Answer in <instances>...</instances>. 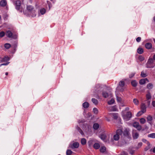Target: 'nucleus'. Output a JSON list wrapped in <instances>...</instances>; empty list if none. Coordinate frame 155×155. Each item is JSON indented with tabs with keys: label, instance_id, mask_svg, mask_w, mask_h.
I'll list each match as a JSON object with an SVG mask.
<instances>
[{
	"label": "nucleus",
	"instance_id": "1",
	"mask_svg": "<svg viewBox=\"0 0 155 155\" xmlns=\"http://www.w3.org/2000/svg\"><path fill=\"white\" fill-rule=\"evenodd\" d=\"M25 15L32 17L36 15V11L34 7L31 5H27L25 11L24 12Z\"/></svg>",
	"mask_w": 155,
	"mask_h": 155
},
{
	"label": "nucleus",
	"instance_id": "2",
	"mask_svg": "<svg viewBox=\"0 0 155 155\" xmlns=\"http://www.w3.org/2000/svg\"><path fill=\"white\" fill-rule=\"evenodd\" d=\"M15 6L16 9L20 12H22L24 8V5L21 4L19 0H17L15 2Z\"/></svg>",
	"mask_w": 155,
	"mask_h": 155
},
{
	"label": "nucleus",
	"instance_id": "3",
	"mask_svg": "<svg viewBox=\"0 0 155 155\" xmlns=\"http://www.w3.org/2000/svg\"><path fill=\"white\" fill-rule=\"evenodd\" d=\"M154 66L153 59L151 58H149L146 64V67L148 68H153Z\"/></svg>",
	"mask_w": 155,
	"mask_h": 155
},
{
	"label": "nucleus",
	"instance_id": "4",
	"mask_svg": "<svg viewBox=\"0 0 155 155\" xmlns=\"http://www.w3.org/2000/svg\"><path fill=\"white\" fill-rule=\"evenodd\" d=\"M123 133L122 131L120 129L117 130L116 132V134L114 136V139L115 140H118L120 138V136Z\"/></svg>",
	"mask_w": 155,
	"mask_h": 155
},
{
	"label": "nucleus",
	"instance_id": "5",
	"mask_svg": "<svg viewBox=\"0 0 155 155\" xmlns=\"http://www.w3.org/2000/svg\"><path fill=\"white\" fill-rule=\"evenodd\" d=\"M124 119L126 120H129L132 117V114L130 111L127 112L126 114H122Z\"/></svg>",
	"mask_w": 155,
	"mask_h": 155
},
{
	"label": "nucleus",
	"instance_id": "6",
	"mask_svg": "<svg viewBox=\"0 0 155 155\" xmlns=\"http://www.w3.org/2000/svg\"><path fill=\"white\" fill-rule=\"evenodd\" d=\"M141 111L139 112L137 115L138 116H140L143 114L145 113L146 111V107L145 104L143 103L141 105Z\"/></svg>",
	"mask_w": 155,
	"mask_h": 155
},
{
	"label": "nucleus",
	"instance_id": "7",
	"mask_svg": "<svg viewBox=\"0 0 155 155\" xmlns=\"http://www.w3.org/2000/svg\"><path fill=\"white\" fill-rule=\"evenodd\" d=\"M125 85V83L124 81H121L119 83V86L117 87V89L120 90V91L122 92L124 90V88H123Z\"/></svg>",
	"mask_w": 155,
	"mask_h": 155
},
{
	"label": "nucleus",
	"instance_id": "8",
	"mask_svg": "<svg viewBox=\"0 0 155 155\" xmlns=\"http://www.w3.org/2000/svg\"><path fill=\"white\" fill-rule=\"evenodd\" d=\"M133 126L136 128L138 130H140L142 129V127L139 125V123L137 122H135L133 124Z\"/></svg>",
	"mask_w": 155,
	"mask_h": 155
},
{
	"label": "nucleus",
	"instance_id": "9",
	"mask_svg": "<svg viewBox=\"0 0 155 155\" xmlns=\"http://www.w3.org/2000/svg\"><path fill=\"white\" fill-rule=\"evenodd\" d=\"M69 146L72 149L74 148H77L79 147V144L77 142H74L72 144H70Z\"/></svg>",
	"mask_w": 155,
	"mask_h": 155
},
{
	"label": "nucleus",
	"instance_id": "10",
	"mask_svg": "<svg viewBox=\"0 0 155 155\" xmlns=\"http://www.w3.org/2000/svg\"><path fill=\"white\" fill-rule=\"evenodd\" d=\"M132 137L134 139H137L139 137V134L135 130H133L132 133Z\"/></svg>",
	"mask_w": 155,
	"mask_h": 155
},
{
	"label": "nucleus",
	"instance_id": "11",
	"mask_svg": "<svg viewBox=\"0 0 155 155\" xmlns=\"http://www.w3.org/2000/svg\"><path fill=\"white\" fill-rule=\"evenodd\" d=\"M100 86L99 84H97L95 88V94H94V96H95L96 95H98L99 91L100 90Z\"/></svg>",
	"mask_w": 155,
	"mask_h": 155
},
{
	"label": "nucleus",
	"instance_id": "12",
	"mask_svg": "<svg viewBox=\"0 0 155 155\" xmlns=\"http://www.w3.org/2000/svg\"><path fill=\"white\" fill-rule=\"evenodd\" d=\"M149 82V81L147 78L141 79L139 81V83L141 85L143 84L146 82Z\"/></svg>",
	"mask_w": 155,
	"mask_h": 155
},
{
	"label": "nucleus",
	"instance_id": "13",
	"mask_svg": "<svg viewBox=\"0 0 155 155\" xmlns=\"http://www.w3.org/2000/svg\"><path fill=\"white\" fill-rule=\"evenodd\" d=\"M145 47L147 49H150L152 47V45L151 43H147L145 45Z\"/></svg>",
	"mask_w": 155,
	"mask_h": 155
},
{
	"label": "nucleus",
	"instance_id": "14",
	"mask_svg": "<svg viewBox=\"0 0 155 155\" xmlns=\"http://www.w3.org/2000/svg\"><path fill=\"white\" fill-rule=\"evenodd\" d=\"M6 35L9 38H11L12 36V33L10 31H8L6 33Z\"/></svg>",
	"mask_w": 155,
	"mask_h": 155
},
{
	"label": "nucleus",
	"instance_id": "15",
	"mask_svg": "<svg viewBox=\"0 0 155 155\" xmlns=\"http://www.w3.org/2000/svg\"><path fill=\"white\" fill-rule=\"evenodd\" d=\"M0 4L1 6H5L6 4V2L5 0H2L0 2Z\"/></svg>",
	"mask_w": 155,
	"mask_h": 155
},
{
	"label": "nucleus",
	"instance_id": "16",
	"mask_svg": "<svg viewBox=\"0 0 155 155\" xmlns=\"http://www.w3.org/2000/svg\"><path fill=\"white\" fill-rule=\"evenodd\" d=\"M89 104L87 102H85L83 104V106L84 108H87L89 106Z\"/></svg>",
	"mask_w": 155,
	"mask_h": 155
},
{
	"label": "nucleus",
	"instance_id": "17",
	"mask_svg": "<svg viewBox=\"0 0 155 155\" xmlns=\"http://www.w3.org/2000/svg\"><path fill=\"white\" fill-rule=\"evenodd\" d=\"M137 52L139 54H142L143 52V49L141 48H139L137 50Z\"/></svg>",
	"mask_w": 155,
	"mask_h": 155
},
{
	"label": "nucleus",
	"instance_id": "18",
	"mask_svg": "<svg viewBox=\"0 0 155 155\" xmlns=\"http://www.w3.org/2000/svg\"><path fill=\"white\" fill-rule=\"evenodd\" d=\"M153 87V84L151 83H149L147 85V88L149 89H152Z\"/></svg>",
	"mask_w": 155,
	"mask_h": 155
},
{
	"label": "nucleus",
	"instance_id": "19",
	"mask_svg": "<svg viewBox=\"0 0 155 155\" xmlns=\"http://www.w3.org/2000/svg\"><path fill=\"white\" fill-rule=\"evenodd\" d=\"M93 147L94 148L96 149H97L99 148L100 146L99 143H95L94 144Z\"/></svg>",
	"mask_w": 155,
	"mask_h": 155
},
{
	"label": "nucleus",
	"instance_id": "20",
	"mask_svg": "<svg viewBox=\"0 0 155 155\" xmlns=\"http://www.w3.org/2000/svg\"><path fill=\"white\" fill-rule=\"evenodd\" d=\"M9 58L8 56H5L4 57L2 58V62H5L9 60Z\"/></svg>",
	"mask_w": 155,
	"mask_h": 155
},
{
	"label": "nucleus",
	"instance_id": "21",
	"mask_svg": "<svg viewBox=\"0 0 155 155\" xmlns=\"http://www.w3.org/2000/svg\"><path fill=\"white\" fill-rule=\"evenodd\" d=\"M151 138H155V133H153L149 134H148L147 136Z\"/></svg>",
	"mask_w": 155,
	"mask_h": 155
},
{
	"label": "nucleus",
	"instance_id": "22",
	"mask_svg": "<svg viewBox=\"0 0 155 155\" xmlns=\"http://www.w3.org/2000/svg\"><path fill=\"white\" fill-rule=\"evenodd\" d=\"M99 125L97 123H95L94 124L93 127L94 129L97 130L99 127Z\"/></svg>",
	"mask_w": 155,
	"mask_h": 155
},
{
	"label": "nucleus",
	"instance_id": "23",
	"mask_svg": "<svg viewBox=\"0 0 155 155\" xmlns=\"http://www.w3.org/2000/svg\"><path fill=\"white\" fill-rule=\"evenodd\" d=\"M147 121H148L149 123H150V122L153 120L152 117L151 116L149 115L147 117Z\"/></svg>",
	"mask_w": 155,
	"mask_h": 155
},
{
	"label": "nucleus",
	"instance_id": "24",
	"mask_svg": "<svg viewBox=\"0 0 155 155\" xmlns=\"http://www.w3.org/2000/svg\"><path fill=\"white\" fill-rule=\"evenodd\" d=\"M100 137L101 140L105 141V140L106 138V136L105 134H103L101 135L100 136Z\"/></svg>",
	"mask_w": 155,
	"mask_h": 155
},
{
	"label": "nucleus",
	"instance_id": "25",
	"mask_svg": "<svg viewBox=\"0 0 155 155\" xmlns=\"http://www.w3.org/2000/svg\"><path fill=\"white\" fill-rule=\"evenodd\" d=\"M147 146L144 149L145 151L147 150L150 148V143L148 142H147Z\"/></svg>",
	"mask_w": 155,
	"mask_h": 155
},
{
	"label": "nucleus",
	"instance_id": "26",
	"mask_svg": "<svg viewBox=\"0 0 155 155\" xmlns=\"http://www.w3.org/2000/svg\"><path fill=\"white\" fill-rule=\"evenodd\" d=\"M129 134V131L127 129H125L124 132H123V134L125 136H127Z\"/></svg>",
	"mask_w": 155,
	"mask_h": 155
},
{
	"label": "nucleus",
	"instance_id": "27",
	"mask_svg": "<svg viewBox=\"0 0 155 155\" xmlns=\"http://www.w3.org/2000/svg\"><path fill=\"white\" fill-rule=\"evenodd\" d=\"M131 84L132 86L135 87L137 86V83L136 81L133 80L131 81Z\"/></svg>",
	"mask_w": 155,
	"mask_h": 155
},
{
	"label": "nucleus",
	"instance_id": "28",
	"mask_svg": "<svg viewBox=\"0 0 155 155\" xmlns=\"http://www.w3.org/2000/svg\"><path fill=\"white\" fill-rule=\"evenodd\" d=\"M91 101L92 102L95 104H97L98 103V101L95 98H92Z\"/></svg>",
	"mask_w": 155,
	"mask_h": 155
},
{
	"label": "nucleus",
	"instance_id": "29",
	"mask_svg": "<svg viewBox=\"0 0 155 155\" xmlns=\"http://www.w3.org/2000/svg\"><path fill=\"white\" fill-rule=\"evenodd\" d=\"M110 108V110L111 111H116L117 110V108L115 106L111 107Z\"/></svg>",
	"mask_w": 155,
	"mask_h": 155
},
{
	"label": "nucleus",
	"instance_id": "30",
	"mask_svg": "<svg viewBox=\"0 0 155 155\" xmlns=\"http://www.w3.org/2000/svg\"><path fill=\"white\" fill-rule=\"evenodd\" d=\"M81 143L82 145H85L86 143V140L84 138H82L81 140Z\"/></svg>",
	"mask_w": 155,
	"mask_h": 155
},
{
	"label": "nucleus",
	"instance_id": "31",
	"mask_svg": "<svg viewBox=\"0 0 155 155\" xmlns=\"http://www.w3.org/2000/svg\"><path fill=\"white\" fill-rule=\"evenodd\" d=\"M140 122L141 124H144L146 122V120L144 118H142L140 119Z\"/></svg>",
	"mask_w": 155,
	"mask_h": 155
},
{
	"label": "nucleus",
	"instance_id": "32",
	"mask_svg": "<svg viewBox=\"0 0 155 155\" xmlns=\"http://www.w3.org/2000/svg\"><path fill=\"white\" fill-rule=\"evenodd\" d=\"M73 152L70 150H68L66 151V155H71Z\"/></svg>",
	"mask_w": 155,
	"mask_h": 155
},
{
	"label": "nucleus",
	"instance_id": "33",
	"mask_svg": "<svg viewBox=\"0 0 155 155\" xmlns=\"http://www.w3.org/2000/svg\"><path fill=\"white\" fill-rule=\"evenodd\" d=\"M114 99L112 98L111 99L110 101H109L108 102V103L109 105L112 104L114 103Z\"/></svg>",
	"mask_w": 155,
	"mask_h": 155
},
{
	"label": "nucleus",
	"instance_id": "34",
	"mask_svg": "<svg viewBox=\"0 0 155 155\" xmlns=\"http://www.w3.org/2000/svg\"><path fill=\"white\" fill-rule=\"evenodd\" d=\"M4 46L6 49H8L10 48L11 45L9 44L6 43L5 44Z\"/></svg>",
	"mask_w": 155,
	"mask_h": 155
},
{
	"label": "nucleus",
	"instance_id": "35",
	"mask_svg": "<svg viewBox=\"0 0 155 155\" xmlns=\"http://www.w3.org/2000/svg\"><path fill=\"white\" fill-rule=\"evenodd\" d=\"M106 150V147H102L100 149V151L101 152H104Z\"/></svg>",
	"mask_w": 155,
	"mask_h": 155
},
{
	"label": "nucleus",
	"instance_id": "36",
	"mask_svg": "<svg viewBox=\"0 0 155 155\" xmlns=\"http://www.w3.org/2000/svg\"><path fill=\"white\" fill-rule=\"evenodd\" d=\"M102 95L105 98H106L108 96V94L105 92H103Z\"/></svg>",
	"mask_w": 155,
	"mask_h": 155
},
{
	"label": "nucleus",
	"instance_id": "37",
	"mask_svg": "<svg viewBox=\"0 0 155 155\" xmlns=\"http://www.w3.org/2000/svg\"><path fill=\"white\" fill-rule=\"evenodd\" d=\"M146 98L147 99L149 100L151 98V96L149 92H148L146 94Z\"/></svg>",
	"mask_w": 155,
	"mask_h": 155
},
{
	"label": "nucleus",
	"instance_id": "38",
	"mask_svg": "<svg viewBox=\"0 0 155 155\" xmlns=\"http://www.w3.org/2000/svg\"><path fill=\"white\" fill-rule=\"evenodd\" d=\"M113 117L115 119H117L118 117L117 114L116 113H113L112 114Z\"/></svg>",
	"mask_w": 155,
	"mask_h": 155
},
{
	"label": "nucleus",
	"instance_id": "39",
	"mask_svg": "<svg viewBox=\"0 0 155 155\" xmlns=\"http://www.w3.org/2000/svg\"><path fill=\"white\" fill-rule=\"evenodd\" d=\"M147 74L145 73L143 71H142L141 74V76L142 77L144 78L147 76Z\"/></svg>",
	"mask_w": 155,
	"mask_h": 155
},
{
	"label": "nucleus",
	"instance_id": "40",
	"mask_svg": "<svg viewBox=\"0 0 155 155\" xmlns=\"http://www.w3.org/2000/svg\"><path fill=\"white\" fill-rule=\"evenodd\" d=\"M40 12L42 15H43L45 13V9L44 8L41 9L40 11Z\"/></svg>",
	"mask_w": 155,
	"mask_h": 155
},
{
	"label": "nucleus",
	"instance_id": "41",
	"mask_svg": "<svg viewBox=\"0 0 155 155\" xmlns=\"http://www.w3.org/2000/svg\"><path fill=\"white\" fill-rule=\"evenodd\" d=\"M93 141L92 140H91L89 141L88 142V144L89 146L90 147H91L92 145L93 144Z\"/></svg>",
	"mask_w": 155,
	"mask_h": 155
},
{
	"label": "nucleus",
	"instance_id": "42",
	"mask_svg": "<svg viewBox=\"0 0 155 155\" xmlns=\"http://www.w3.org/2000/svg\"><path fill=\"white\" fill-rule=\"evenodd\" d=\"M76 129L78 131L82 134L83 135L84 133L82 130L80 129V127H76Z\"/></svg>",
	"mask_w": 155,
	"mask_h": 155
},
{
	"label": "nucleus",
	"instance_id": "43",
	"mask_svg": "<svg viewBox=\"0 0 155 155\" xmlns=\"http://www.w3.org/2000/svg\"><path fill=\"white\" fill-rule=\"evenodd\" d=\"M133 102L135 105H137L139 104V101L137 99H134Z\"/></svg>",
	"mask_w": 155,
	"mask_h": 155
},
{
	"label": "nucleus",
	"instance_id": "44",
	"mask_svg": "<svg viewBox=\"0 0 155 155\" xmlns=\"http://www.w3.org/2000/svg\"><path fill=\"white\" fill-rule=\"evenodd\" d=\"M93 111L94 113L97 114L98 113V110L97 108H94L93 109Z\"/></svg>",
	"mask_w": 155,
	"mask_h": 155
},
{
	"label": "nucleus",
	"instance_id": "45",
	"mask_svg": "<svg viewBox=\"0 0 155 155\" xmlns=\"http://www.w3.org/2000/svg\"><path fill=\"white\" fill-rule=\"evenodd\" d=\"M5 35V33L4 31H1L0 32V37L2 38Z\"/></svg>",
	"mask_w": 155,
	"mask_h": 155
},
{
	"label": "nucleus",
	"instance_id": "46",
	"mask_svg": "<svg viewBox=\"0 0 155 155\" xmlns=\"http://www.w3.org/2000/svg\"><path fill=\"white\" fill-rule=\"evenodd\" d=\"M117 100L118 102H120L122 101V99L120 97L117 96Z\"/></svg>",
	"mask_w": 155,
	"mask_h": 155
},
{
	"label": "nucleus",
	"instance_id": "47",
	"mask_svg": "<svg viewBox=\"0 0 155 155\" xmlns=\"http://www.w3.org/2000/svg\"><path fill=\"white\" fill-rule=\"evenodd\" d=\"M139 59L140 61H143L144 58L142 56H140L139 57Z\"/></svg>",
	"mask_w": 155,
	"mask_h": 155
},
{
	"label": "nucleus",
	"instance_id": "48",
	"mask_svg": "<svg viewBox=\"0 0 155 155\" xmlns=\"http://www.w3.org/2000/svg\"><path fill=\"white\" fill-rule=\"evenodd\" d=\"M141 40V38L140 37H138L136 38V41L139 42H140Z\"/></svg>",
	"mask_w": 155,
	"mask_h": 155
},
{
	"label": "nucleus",
	"instance_id": "49",
	"mask_svg": "<svg viewBox=\"0 0 155 155\" xmlns=\"http://www.w3.org/2000/svg\"><path fill=\"white\" fill-rule=\"evenodd\" d=\"M135 74V73H131L129 75V78H132L133 77H134V76Z\"/></svg>",
	"mask_w": 155,
	"mask_h": 155
},
{
	"label": "nucleus",
	"instance_id": "50",
	"mask_svg": "<svg viewBox=\"0 0 155 155\" xmlns=\"http://www.w3.org/2000/svg\"><path fill=\"white\" fill-rule=\"evenodd\" d=\"M134 150H131L129 151L131 155H133L134 153Z\"/></svg>",
	"mask_w": 155,
	"mask_h": 155
},
{
	"label": "nucleus",
	"instance_id": "51",
	"mask_svg": "<svg viewBox=\"0 0 155 155\" xmlns=\"http://www.w3.org/2000/svg\"><path fill=\"white\" fill-rule=\"evenodd\" d=\"M9 63V62L1 64H0V67H1L2 65H7Z\"/></svg>",
	"mask_w": 155,
	"mask_h": 155
},
{
	"label": "nucleus",
	"instance_id": "52",
	"mask_svg": "<svg viewBox=\"0 0 155 155\" xmlns=\"http://www.w3.org/2000/svg\"><path fill=\"white\" fill-rule=\"evenodd\" d=\"M152 105L154 107H155V101H153L152 102Z\"/></svg>",
	"mask_w": 155,
	"mask_h": 155
},
{
	"label": "nucleus",
	"instance_id": "53",
	"mask_svg": "<svg viewBox=\"0 0 155 155\" xmlns=\"http://www.w3.org/2000/svg\"><path fill=\"white\" fill-rule=\"evenodd\" d=\"M142 144V143L141 142H140L138 144V146L139 147H141Z\"/></svg>",
	"mask_w": 155,
	"mask_h": 155
},
{
	"label": "nucleus",
	"instance_id": "54",
	"mask_svg": "<svg viewBox=\"0 0 155 155\" xmlns=\"http://www.w3.org/2000/svg\"><path fill=\"white\" fill-rule=\"evenodd\" d=\"M125 110H129V108L128 107H126Z\"/></svg>",
	"mask_w": 155,
	"mask_h": 155
},
{
	"label": "nucleus",
	"instance_id": "55",
	"mask_svg": "<svg viewBox=\"0 0 155 155\" xmlns=\"http://www.w3.org/2000/svg\"><path fill=\"white\" fill-rule=\"evenodd\" d=\"M2 58L0 57V63L2 62Z\"/></svg>",
	"mask_w": 155,
	"mask_h": 155
},
{
	"label": "nucleus",
	"instance_id": "56",
	"mask_svg": "<svg viewBox=\"0 0 155 155\" xmlns=\"http://www.w3.org/2000/svg\"><path fill=\"white\" fill-rule=\"evenodd\" d=\"M153 152L155 153V147H154L153 149Z\"/></svg>",
	"mask_w": 155,
	"mask_h": 155
},
{
	"label": "nucleus",
	"instance_id": "57",
	"mask_svg": "<svg viewBox=\"0 0 155 155\" xmlns=\"http://www.w3.org/2000/svg\"><path fill=\"white\" fill-rule=\"evenodd\" d=\"M153 60H155V54L153 55Z\"/></svg>",
	"mask_w": 155,
	"mask_h": 155
},
{
	"label": "nucleus",
	"instance_id": "58",
	"mask_svg": "<svg viewBox=\"0 0 155 155\" xmlns=\"http://www.w3.org/2000/svg\"><path fill=\"white\" fill-rule=\"evenodd\" d=\"M8 74V72H6L5 73V74L6 75H7Z\"/></svg>",
	"mask_w": 155,
	"mask_h": 155
},
{
	"label": "nucleus",
	"instance_id": "59",
	"mask_svg": "<svg viewBox=\"0 0 155 155\" xmlns=\"http://www.w3.org/2000/svg\"><path fill=\"white\" fill-rule=\"evenodd\" d=\"M153 41H154V43H155V39L154 38L153 39Z\"/></svg>",
	"mask_w": 155,
	"mask_h": 155
},
{
	"label": "nucleus",
	"instance_id": "60",
	"mask_svg": "<svg viewBox=\"0 0 155 155\" xmlns=\"http://www.w3.org/2000/svg\"><path fill=\"white\" fill-rule=\"evenodd\" d=\"M153 20L155 21V16L153 18Z\"/></svg>",
	"mask_w": 155,
	"mask_h": 155
},
{
	"label": "nucleus",
	"instance_id": "61",
	"mask_svg": "<svg viewBox=\"0 0 155 155\" xmlns=\"http://www.w3.org/2000/svg\"><path fill=\"white\" fill-rule=\"evenodd\" d=\"M31 1H32L31 0H29V1L31 2H31H32Z\"/></svg>",
	"mask_w": 155,
	"mask_h": 155
},
{
	"label": "nucleus",
	"instance_id": "62",
	"mask_svg": "<svg viewBox=\"0 0 155 155\" xmlns=\"http://www.w3.org/2000/svg\"><path fill=\"white\" fill-rule=\"evenodd\" d=\"M150 101H148V104H149L150 103Z\"/></svg>",
	"mask_w": 155,
	"mask_h": 155
},
{
	"label": "nucleus",
	"instance_id": "63",
	"mask_svg": "<svg viewBox=\"0 0 155 155\" xmlns=\"http://www.w3.org/2000/svg\"><path fill=\"white\" fill-rule=\"evenodd\" d=\"M144 140V141H147V140Z\"/></svg>",
	"mask_w": 155,
	"mask_h": 155
},
{
	"label": "nucleus",
	"instance_id": "64",
	"mask_svg": "<svg viewBox=\"0 0 155 155\" xmlns=\"http://www.w3.org/2000/svg\"><path fill=\"white\" fill-rule=\"evenodd\" d=\"M144 140V141H147V140Z\"/></svg>",
	"mask_w": 155,
	"mask_h": 155
}]
</instances>
